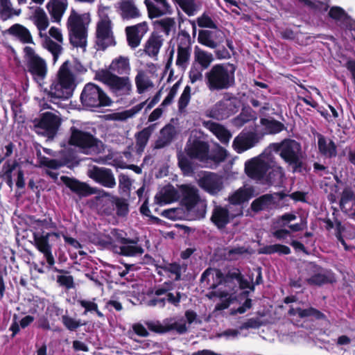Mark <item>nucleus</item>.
<instances>
[{
  "label": "nucleus",
  "instance_id": "obj_1",
  "mask_svg": "<svg viewBox=\"0 0 355 355\" xmlns=\"http://www.w3.org/2000/svg\"><path fill=\"white\" fill-rule=\"evenodd\" d=\"M182 207L164 210L162 215L171 220H199L205 216L207 202L201 198L198 188L192 184L179 186Z\"/></svg>",
  "mask_w": 355,
  "mask_h": 355
},
{
  "label": "nucleus",
  "instance_id": "obj_2",
  "mask_svg": "<svg viewBox=\"0 0 355 355\" xmlns=\"http://www.w3.org/2000/svg\"><path fill=\"white\" fill-rule=\"evenodd\" d=\"M77 86L76 76L69 61L64 62L60 67L57 76L52 80L49 88L44 89L45 96L39 101L42 110L52 109L48 101L58 104L59 101L70 98Z\"/></svg>",
  "mask_w": 355,
  "mask_h": 355
},
{
  "label": "nucleus",
  "instance_id": "obj_3",
  "mask_svg": "<svg viewBox=\"0 0 355 355\" xmlns=\"http://www.w3.org/2000/svg\"><path fill=\"white\" fill-rule=\"evenodd\" d=\"M230 279L229 273L224 275L220 270L211 268L205 270L201 275L200 282L202 286L212 289L207 296L209 299L217 297L220 301L216 305L217 310L227 309L232 302V295L227 291Z\"/></svg>",
  "mask_w": 355,
  "mask_h": 355
},
{
  "label": "nucleus",
  "instance_id": "obj_4",
  "mask_svg": "<svg viewBox=\"0 0 355 355\" xmlns=\"http://www.w3.org/2000/svg\"><path fill=\"white\" fill-rule=\"evenodd\" d=\"M35 231L33 232V241L35 248L42 254L46 261V268L48 270L59 271L54 267L55 259L52 254V247L49 243L51 238H60V234L57 232H45L43 230H49L53 227L52 220L50 218L36 219L33 221Z\"/></svg>",
  "mask_w": 355,
  "mask_h": 355
},
{
  "label": "nucleus",
  "instance_id": "obj_5",
  "mask_svg": "<svg viewBox=\"0 0 355 355\" xmlns=\"http://www.w3.org/2000/svg\"><path fill=\"white\" fill-rule=\"evenodd\" d=\"M235 71L236 67L233 64H214L205 73L206 86L211 92L228 89L235 84Z\"/></svg>",
  "mask_w": 355,
  "mask_h": 355
},
{
  "label": "nucleus",
  "instance_id": "obj_6",
  "mask_svg": "<svg viewBox=\"0 0 355 355\" xmlns=\"http://www.w3.org/2000/svg\"><path fill=\"white\" fill-rule=\"evenodd\" d=\"M267 148L270 153H278L284 162L292 168L293 173L301 172L304 153L299 142L294 139H285L281 142L270 144Z\"/></svg>",
  "mask_w": 355,
  "mask_h": 355
},
{
  "label": "nucleus",
  "instance_id": "obj_7",
  "mask_svg": "<svg viewBox=\"0 0 355 355\" xmlns=\"http://www.w3.org/2000/svg\"><path fill=\"white\" fill-rule=\"evenodd\" d=\"M69 144L85 155H96L103 150L101 141L94 137L87 127L76 124L70 128Z\"/></svg>",
  "mask_w": 355,
  "mask_h": 355
},
{
  "label": "nucleus",
  "instance_id": "obj_8",
  "mask_svg": "<svg viewBox=\"0 0 355 355\" xmlns=\"http://www.w3.org/2000/svg\"><path fill=\"white\" fill-rule=\"evenodd\" d=\"M89 21V14H79L75 10H71L67 19L70 43L74 47L81 49L83 52L86 51L87 26Z\"/></svg>",
  "mask_w": 355,
  "mask_h": 355
},
{
  "label": "nucleus",
  "instance_id": "obj_9",
  "mask_svg": "<svg viewBox=\"0 0 355 355\" xmlns=\"http://www.w3.org/2000/svg\"><path fill=\"white\" fill-rule=\"evenodd\" d=\"M95 79L106 85L116 96H128L131 92V82L127 76H119L107 70H98Z\"/></svg>",
  "mask_w": 355,
  "mask_h": 355
},
{
  "label": "nucleus",
  "instance_id": "obj_10",
  "mask_svg": "<svg viewBox=\"0 0 355 355\" xmlns=\"http://www.w3.org/2000/svg\"><path fill=\"white\" fill-rule=\"evenodd\" d=\"M274 163V154L266 148L259 155L248 159L245 163L247 175L257 181H263L268 171L269 164Z\"/></svg>",
  "mask_w": 355,
  "mask_h": 355
},
{
  "label": "nucleus",
  "instance_id": "obj_11",
  "mask_svg": "<svg viewBox=\"0 0 355 355\" xmlns=\"http://www.w3.org/2000/svg\"><path fill=\"white\" fill-rule=\"evenodd\" d=\"M80 102L87 109L98 108L109 106L112 100L98 85L89 83L85 85L81 94Z\"/></svg>",
  "mask_w": 355,
  "mask_h": 355
},
{
  "label": "nucleus",
  "instance_id": "obj_12",
  "mask_svg": "<svg viewBox=\"0 0 355 355\" xmlns=\"http://www.w3.org/2000/svg\"><path fill=\"white\" fill-rule=\"evenodd\" d=\"M24 58L28 71L33 80L42 87L47 75V64L46 61L40 57L32 47L26 46L24 49Z\"/></svg>",
  "mask_w": 355,
  "mask_h": 355
},
{
  "label": "nucleus",
  "instance_id": "obj_13",
  "mask_svg": "<svg viewBox=\"0 0 355 355\" xmlns=\"http://www.w3.org/2000/svg\"><path fill=\"white\" fill-rule=\"evenodd\" d=\"M186 297V295L183 293L179 291L173 293L168 288L162 286L155 290L153 295L146 302V304L150 307L164 308L166 304L178 307L181 300Z\"/></svg>",
  "mask_w": 355,
  "mask_h": 355
},
{
  "label": "nucleus",
  "instance_id": "obj_14",
  "mask_svg": "<svg viewBox=\"0 0 355 355\" xmlns=\"http://www.w3.org/2000/svg\"><path fill=\"white\" fill-rule=\"evenodd\" d=\"M110 234L114 241L120 244L116 249L117 253L127 257L140 256L144 253V249L137 242L127 238L126 233L123 230L113 229Z\"/></svg>",
  "mask_w": 355,
  "mask_h": 355
},
{
  "label": "nucleus",
  "instance_id": "obj_15",
  "mask_svg": "<svg viewBox=\"0 0 355 355\" xmlns=\"http://www.w3.org/2000/svg\"><path fill=\"white\" fill-rule=\"evenodd\" d=\"M198 134H200V132L198 131L191 132L185 150L190 157L198 159L205 164H208L209 158V145L207 142L198 136Z\"/></svg>",
  "mask_w": 355,
  "mask_h": 355
},
{
  "label": "nucleus",
  "instance_id": "obj_16",
  "mask_svg": "<svg viewBox=\"0 0 355 355\" xmlns=\"http://www.w3.org/2000/svg\"><path fill=\"white\" fill-rule=\"evenodd\" d=\"M114 44L115 41L112 31L111 20L107 17H104L98 22L96 26V48L98 51H103Z\"/></svg>",
  "mask_w": 355,
  "mask_h": 355
},
{
  "label": "nucleus",
  "instance_id": "obj_17",
  "mask_svg": "<svg viewBox=\"0 0 355 355\" xmlns=\"http://www.w3.org/2000/svg\"><path fill=\"white\" fill-rule=\"evenodd\" d=\"M191 54V36L187 32L182 31L178 39L175 65L181 70H185L189 64Z\"/></svg>",
  "mask_w": 355,
  "mask_h": 355
},
{
  "label": "nucleus",
  "instance_id": "obj_18",
  "mask_svg": "<svg viewBox=\"0 0 355 355\" xmlns=\"http://www.w3.org/2000/svg\"><path fill=\"white\" fill-rule=\"evenodd\" d=\"M29 8L31 10L29 19L36 26L40 39L43 40L44 44L49 46L51 43L46 32L49 26V19L46 12L40 7H29Z\"/></svg>",
  "mask_w": 355,
  "mask_h": 355
},
{
  "label": "nucleus",
  "instance_id": "obj_19",
  "mask_svg": "<svg viewBox=\"0 0 355 355\" xmlns=\"http://www.w3.org/2000/svg\"><path fill=\"white\" fill-rule=\"evenodd\" d=\"M60 123V118L57 114L46 112L35 124V131L38 134L53 137L57 133Z\"/></svg>",
  "mask_w": 355,
  "mask_h": 355
},
{
  "label": "nucleus",
  "instance_id": "obj_20",
  "mask_svg": "<svg viewBox=\"0 0 355 355\" xmlns=\"http://www.w3.org/2000/svg\"><path fill=\"white\" fill-rule=\"evenodd\" d=\"M237 110L236 98H224L208 109L206 111V116L217 120H223L228 118Z\"/></svg>",
  "mask_w": 355,
  "mask_h": 355
},
{
  "label": "nucleus",
  "instance_id": "obj_21",
  "mask_svg": "<svg viewBox=\"0 0 355 355\" xmlns=\"http://www.w3.org/2000/svg\"><path fill=\"white\" fill-rule=\"evenodd\" d=\"M198 184L207 193L216 196L223 189V180L216 173L206 172L198 179Z\"/></svg>",
  "mask_w": 355,
  "mask_h": 355
},
{
  "label": "nucleus",
  "instance_id": "obj_22",
  "mask_svg": "<svg viewBox=\"0 0 355 355\" xmlns=\"http://www.w3.org/2000/svg\"><path fill=\"white\" fill-rule=\"evenodd\" d=\"M196 313L191 310L186 311L184 317L170 318L164 321V331L175 330L180 334L187 331V324H191L196 319Z\"/></svg>",
  "mask_w": 355,
  "mask_h": 355
},
{
  "label": "nucleus",
  "instance_id": "obj_23",
  "mask_svg": "<svg viewBox=\"0 0 355 355\" xmlns=\"http://www.w3.org/2000/svg\"><path fill=\"white\" fill-rule=\"evenodd\" d=\"M260 137L257 133L242 131L234 139L232 147L237 153H242L257 146Z\"/></svg>",
  "mask_w": 355,
  "mask_h": 355
},
{
  "label": "nucleus",
  "instance_id": "obj_24",
  "mask_svg": "<svg viewBox=\"0 0 355 355\" xmlns=\"http://www.w3.org/2000/svg\"><path fill=\"white\" fill-rule=\"evenodd\" d=\"M49 40L51 42V44L45 46L44 44V40H40L42 46L46 49L53 55V62H55L58 59L59 56L62 54L63 49V36L62 31L60 28L52 26L47 33Z\"/></svg>",
  "mask_w": 355,
  "mask_h": 355
},
{
  "label": "nucleus",
  "instance_id": "obj_25",
  "mask_svg": "<svg viewBox=\"0 0 355 355\" xmlns=\"http://www.w3.org/2000/svg\"><path fill=\"white\" fill-rule=\"evenodd\" d=\"M309 277L306 282L311 286H322L331 282L333 277L331 273L314 263H310L308 266Z\"/></svg>",
  "mask_w": 355,
  "mask_h": 355
},
{
  "label": "nucleus",
  "instance_id": "obj_26",
  "mask_svg": "<svg viewBox=\"0 0 355 355\" xmlns=\"http://www.w3.org/2000/svg\"><path fill=\"white\" fill-rule=\"evenodd\" d=\"M88 176L103 187L113 188L116 181L112 171L109 168L93 166L87 171Z\"/></svg>",
  "mask_w": 355,
  "mask_h": 355
},
{
  "label": "nucleus",
  "instance_id": "obj_27",
  "mask_svg": "<svg viewBox=\"0 0 355 355\" xmlns=\"http://www.w3.org/2000/svg\"><path fill=\"white\" fill-rule=\"evenodd\" d=\"M148 31V26L146 21L139 23L135 26H127L125 33L128 45L132 49L138 47Z\"/></svg>",
  "mask_w": 355,
  "mask_h": 355
},
{
  "label": "nucleus",
  "instance_id": "obj_28",
  "mask_svg": "<svg viewBox=\"0 0 355 355\" xmlns=\"http://www.w3.org/2000/svg\"><path fill=\"white\" fill-rule=\"evenodd\" d=\"M242 214L241 208H239L237 213L230 214L226 207L216 206L213 209L211 220L218 228L220 229L225 227L230 222L231 219Z\"/></svg>",
  "mask_w": 355,
  "mask_h": 355
},
{
  "label": "nucleus",
  "instance_id": "obj_29",
  "mask_svg": "<svg viewBox=\"0 0 355 355\" xmlns=\"http://www.w3.org/2000/svg\"><path fill=\"white\" fill-rule=\"evenodd\" d=\"M158 269L160 275H167L174 281H179L182 275L187 271V264L180 262L164 263Z\"/></svg>",
  "mask_w": 355,
  "mask_h": 355
},
{
  "label": "nucleus",
  "instance_id": "obj_30",
  "mask_svg": "<svg viewBox=\"0 0 355 355\" xmlns=\"http://www.w3.org/2000/svg\"><path fill=\"white\" fill-rule=\"evenodd\" d=\"M223 33L217 28L213 30L200 31L198 41L210 49H216L222 41Z\"/></svg>",
  "mask_w": 355,
  "mask_h": 355
},
{
  "label": "nucleus",
  "instance_id": "obj_31",
  "mask_svg": "<svg viewBox=\"0 0 355 355\" xmlns=\"http://www.w3.org/2000/svg\"><path fill=\"white\" fill-rule=\"evenodd\" d=\"M145 0L148 16L150 19L159 17L162 15L171 14L172 8L167 0Z\"/></svg>",
  "mask_w": 355,
  "mask_h": 355
},
{
  "label": "nucleus",
  "instance_id": "obj_32",
  "mask_svg": "<svg viewBox=\"0 0 355 355\" xmlns=\"http://www.w3.org/2000/svg\"><path fill=\"white\" fill-rule=\"evenodd\" d=\"M340 207L349 218H355V192L352 189L345 188L341 193Z\"/></svg>",
  "mask_w": 355,
  "mask_h": 355
},
{
  "label": "nucleus",
  "instance_id": "obj_33",
  "mask_svg": "<svg viewBox=\"0 0 355 355\" xmlns=\"http://www.w3.org/2000/svg\"><path fill=\"white\" fill-rule=\"evenodd\" d=\"M46 7L51 21L59 24L67 9L68 2L67 0H49Z\"/></svg>",
  "mask_w": 355,
  "mask_h": 355
},
{
  "label": "nucleus",
  "instance_id": "obj_34",
  "mask_svg": "<svg viewBox=\"0 0 355 355\" xmlns=\"http://www.w3.org/2000/svg\"><path fill=\"white\" fill-rule=\"evenodd\" d=\"M163 43L164 39L162 36L155 33H152L144 44V53L153 60H157Z\"/></svg>",
  "mask_w": 355,
  "mask_h": 355
},
{
  "label": "nucleus",
  "instance_id": "obj_35",
  "mask_svg": "<svg viewBox=\"0 0 355 355\" xmlns=\"http://www.w3.org/2000/svg\"><path fill=\"white\" fill-rule=\"evenodd\" d=\"M117 10L123 19H136L140 17V11L134 0H120Z\"/></svg>",
  "mask_w": 355,
  "mask_h": 355
},
{
  "label": "nucleus",
  "instance_id": "obj_36",
  "mask_svg": "<svg viewBox=\"0 0 355 355\" xmlns=\"http://www.w3.org/2000/svg\"><path fill=\"white\" fill-rule=\"evenodd\" d=\"M284 178V170L277 164L275 156L274 155V163L269 164L268 171L263 181H266L270 185L278 187L282 184Z\"/></svg>",
  "mask_w": 355,
  "mask_h": 355
},
{
  "label": "nucleus",
  "instance_id": "obj_37",
  "mask_svg": "<svg viewBox=\"0 0 355 355\" xmlns=\"http://www.w3.org/2000/svg\"><path fill=\"white\" fill-rule=\"evenodd\" d=\"M103 200L107 204H109V207L104 209L105 214H112L114 209L116 210V214L119 216H124L128 214V205L125 200L112 196H107Z\"/></svg>",
  "mask_w": 355,
  "mask_h": 355
},
{
  "label": "nucleus",
  "instance_id": "obj_38",
  "mask_svg": "<svg viewBox=\"0 0 355 355\" xmlns=\"http://www.w3.org/2000/svg\"><path fill=\"white\" fill-rule=\"evenodd\" d=\"M318 148L320 154L325 158L335 157L337 155L336 144L329 138L318 134Z\"/></svg>",
  "mask_w": 355,
  "mask_h": 355
},
{
  "label": "nucleus",
  "instance_id": "obj_39",
  "mask_svg": "<svg viewBox=\"0 0 355 355\" xmlns=\"http://www.w3.org/2000/svg\"><path fill=\"white\" fill-rule=\"evenodd\" d=\"M180 198L179 189L172 185L164 187L155 196V201L159 205L171 203Z\"/></svg>",
  "mask_w": 355,
  "mask_h": 355
},
{
  "label": "nucleus",
  "instance_id": "obj_40",
  "mask_svg": "<svg viewBox=\"0 0 355 355\" xmlns=\"http://www.w3.org/2000/svg\"><path fill=\"white\" fill-rule=\"evenodd\" d=\"M229 277L230 279L227 284V291L232 295V301L235 298V297L233 296L232 293L234 288L236 287V283L234 281H236L239 284L240 288L242 289L249 288L250 291H254V285L247 279H244L238 270L229 272Z\"/></svg>",
  "mask_w": 355,
  "mask_h": 355
},
{
  "label": "nucleus",
  "instance_id": "obj_41",
  "mask_svg": "<svg viewBox=\"0 0 355 355\" xmlns=\"http://www.w3.org/2000/svg\"><path fill=\"white\" fill-rule=\"evenodd\" d=\"M254 196V189L250 186H243L232 193L228 198L232 205H241L248 202Z\"/></svg>",
  "mask_w": 355,
  "mask_h": 355
},
{
  "label": "nucleus",
  "instance_id": "obj_42",
  "mask_svg": "<svg viewBox=\"0 0 355 355\" xmlns=\"http://www.w3.org/2000/svg\"><path fill=\"white\" fill-rule=\"evenodd\" d=\"M101 70H107L116 75H128L130 71L129 58L125 56H119L112 61L108 69H101Z\"/></svg>",
  "mask_w": 355,
  "mask_h": 355
},
{
  "label": "nucleus",
  "instance_id": "obj_43",
  "mask_svg": "<svg viewBox=\"0 0 355 355\" xmlns=\"http://www.w3.org/2000/svg\"><path fill=\"white\" fill-rule=\"evenodd\" d=\"M203 126L211 132L220 141L224 144H228L232 134L223 125L211 121H203Z\"/></svg>",
  "mask_w": 355,
  "mask_h": 355
},
{
  "label": "nucleus",
  "instance_id": "obj_44",
  "mask_svg": "<svg viewBox=\"0 0 355 355\" xmlns=\"http://www.w3.org/2000/svg\"><path fill=\"white\" fill-rule=\"evenodd\" d=\"M8 32L10 35L23 44L33 43L30 31L23 25L15 24L8 28Z\"/></svg>",
  "mask_w": 355,
  "mask_h": 355
},
{
  "label": "nucleus",
  "instance_id": "obj_45",
  "mask_svg": "<svg viewBox=\"0 0 355 355\" xmlns=\"http://www.w3.org/2000/svg\"><path fill=\"white\" fill-rule=\"evenodd\" d=\"M276 204L274 196L271 194H264L256 198L251 203V209L254 212L269 210L272 209Z\"/></svg>",
  "mask_w": 355,
  "mask_h": 355
},
{
  "label": "nucleus",
  "instance_id": "obj_46",
  "mask_svg": "<svg viewBox=\"0 0 355 355\" xmlns=\"http://www.w3.org/2000/svg\"><path fill=\"white\" fill-rule=\"evenodd\" d=\"M178 132L176 128L168 123L161 130L158 139L156 141V148H162L171 143L176 136Z\"/></svg>",
  "mask_w": 355,
  "mask_h": 355
},
{
  "label": "nucleus",
  "instance_id": "obj_47",
  "mask_svg": "<svg viewBox=\"0 0 355 355\" xmlns=\"http://www.w3.org/2000/svg\"><path fill=\"white\" fill-rule=\"evenodd\" d=\"M260 124L262 126L263 135H276L286 129L285 125L282 123L272 117L261 118Z\"/></svg>",
  "mask_w": 355,
  "mask_h": 355
},
{
  "label": "nucleus",
  "instance_id": "obj_48",
  "mask_svg": "<svg viewBox=\"0 0 355 355\" xmlns=\"http://www.w3.org/2000/svg\"><path fill=\"white\" fill-rule=\"evenodd\" d=\"M288 313L291 315H297L301 318H312L316 320H326V316L324 313L320 312L319 310L313 307L308 309H301L299 307L291 306L288 310Z\"/></svg>",
  "mask_w": 355,
  "mask_h": 355
},
{
  "label": "nucleus",
  "instance_id": "obj_49",
  "mask_svg": "<svg viewBox=\"0 0 355 355\" xmlns=\"http://www.w3.org/2000/svg\"><path fill=\"white\" fill-rule=\"evenodd\" d=\"M329 17L338 26L347 28L350 19L346 12L340 7H331L328 13Z\"/></svg>",
  "mask_w": 355,
  "mask_h": 355
},
{
  "label": "nucleus",
  "instance_id": "obj_50",
  "mask_svg": "<svg viewBox=\"0 0 355 355\" xmlns=\"http://www.w3.org/2000/svg\"><path fill=\"white\" fill-rule=\"evenodd\" d=\"M62 179L65 185L78 196H86L90 193L89 188L86 184L68 177H63Z\"/></svg>",
  "mask_w": 355,
  "mask_h": 355
},
{
  "label": "nucleus",
  "instance_id": "obj_51",
  "mask_svg": "<svg viewBox=\"0 0 355 355\" xmlns=\"http://www.w3.org/2000/svg\"><path fill=\"white\" fill-rule=\"evenodd\" d=\"M155 128V124L149 125L139 132L136 135V148L138 153L144 151L149 138Z\"/></svg>",
  "mask_w": 355,
  "mask_h": 355
},
{
  "label": "nucleus",
  "instance_id": "obj_52",
  "mask_svg": "<svg viewBox=\"0 0 355 355\" xmlns=\"http://www.w3.org/2000/svg\"><path fill=\"white\" fill-rule=\"evenodd\" d=\"M20 9L12 8L10 0H0V19L6 21L13 16H19L21 14Z\"/></svg>",
  "mask_w": 355,
  "mask_h": 355
},
{
  "label": "nucleus",
  "instance_id": "obj_53",
  "mask_svg": "<svg viewBox=\"0 0 355 355\" xmlns=\"http://www.w3.org/2000/svg\"><path fill=\"white\" fill-rule=\"evenodd\" d=\"M194 60L202 69H207L214 61V57L211 53L196 46L194 50Z\"/></svg>",
  "mask_w": 355,
  "mask_h": 355
},
{
  "label": "nucleus",
  "instance_id": "obj_54",
  "mask_svg": "<svg viewBox=\"0 0 355 355\" xmlns=\"http://www.w3.org/2000/svg\"><path fill=\"white\" fill-rule=\"evenodd\" d=\"M17 315L13 316L12 322L9 328V329L12 333V337L15 336L16 334L19 332L20 328L25 329L26 327H28L35 320L34 317L30 315H26L19 321L17 320Z\"/></svg>",
  "mask_w": 355,
  "mask_h": 355
},
{
  "label": "nucleus",
  "instance_id": "obj_55",
  "mask_svg": "<svg viewBox=\"0 0 355 355\" xmlns=\"http://www.w3.org/2000/svg\"><path fill=\"white\" fill-rule=\"evenodd\" d=\"M188 16H193L199 10L196 0H173Z\"/></svg>",
  "mask_w": 355,
  "mask_h": 355
},
{
  "label": "nucleus",
  "instance_id": "obj_56",
  "mask_svg": "<svg viewBox=\"0 0 355 355\" xmlns=\"http://www.w3.org/2000/svg\"><path fill=\"white\" fill-rule=\"evenodd\" d=\"M145 102L141 103L131 107L129 110H124L121 112H116L113 114V119L116 121H125L129 118H132L138 114L144 107Z\"/></svg>",
  "mask_w": 355,
  "mask_h": 355
},
{
  "label": "nucleus",
  "instance_id": "obj_57",
  "mask_svg": "<svg viewBox=\"0 0 355 355\" xmlns=\"http://www.w3.org/2000/svg\"><path fill=\"white\" fill-rule=\"evenodd\" d=\"M156 24L160 27L161 30L166 35L171 33H175L176 30V22L173 17H165L156 21Z\"/></svg>",
  "mask_w": 355,
  "mask_h": 355
},
{
  "label": "nucleus",
  "instance_id": "obj_58",
  "mask_svg": "<svg viewBox=\"0 0 355 355\" xmlns=\"http://www.w3.org/2000/svg\"><path fill=\"white\" fill-rule=\"evenodd\" d=\"M95 301L96 298H93L92 300H78V303L85 309L84 315H86L88 312L92 313L94 311L98 317L102 318L103 314L98 310V304Z\"/></svg>",
  "mask_w": 355,
  "mask_h": 355
},
{
  "label": "nucleus",
  "instance_id": "obj_59",
  "mask_svg": "<svg viewBox=\"0 0 355 355\" xmlns=\"http://www.w3.org/2000/svg\"><path fill=\"white\" fill-rule=\"evenodd\" d=\"M135 84L139 94L144 93L149 87L152 86V83L142 71H139L136 76Z\"/></svg>",
  "mask_w": 355,
  "mask_h": 355
},
{
  "label": "nucleus",
  "instance_id": "obj_60",
  "mask_svg": "<svg viewBox=\"0 0 355 355\" xmlns=\"http://www.w3.org/2000/svg\"><path fill=\"white\" fill-rule=\"evenodd\" d=\"M61 319L63 325L71 331H76L80 327L86 324L85 322H82L80 319L73 318L67 314L62 315Z\"/></svg>",
  "mask_w": 355,
  "mask_h": 355
},
{
  "label": "nucleus",
  "instance_id": "obj_61",
  "mask_svg": "<svg viewBox=\"0 0 355 355\" xmlns=\"http://www.w3.org/2000/svg\"><path fill=\"white\" fill-rule=\"evenodd\" d=\"M261 252L266 254H271L278 253L279 254H288L291 253V250L288 246L281 244H273L266 245L262 248Z\"/></svg>",
  "mask_w": 355,
  "mask_h": 355
},
{
  "label": "nucleus",
  "instance_id": "obj_62",
  "mask_svg": "<svg viewBox=\"0 0 355 355\" xmlns=\"http://www.w3.org/2000/svg\"><path fill=\"white\" fill-rule=\"evenodd\" d=\"M191 87L189 85H187L179 100H178V110L180 112L182 113L185 111V108L188 105L191 99Z\"/></svg>",
  "mask_w": 355,
  "mask_h": 355
},
{
  "label": "nucleus",
  "instance_id": "obj_63",
  "mask_svg": "<svg viewBox=\"0 0 355 355\" xmlns=\"http://www.w3.org/2000/svg\"><path fill=\"white\" fill-rule=\"evenodd\" d=\"M178 165L184 175H190L193 173L192 164L185 156L178 155Z\"/></svg>",
  "mask_w": 355,
  "mask_h": 355
},
{
  "label": "nucleus",
  "instance_id": "obj_64",
  "mask_svg": "<svg viewBox=\"0 0 355 355\" xmlns=\"http://www.w3.org/2000/svg\"><path fill=\"white\" fill-rule=\"evenodd\" d=\"M204 69L202 68H199L194 64H193L190 69L189 72V78L191 83L194 84L197 82H200L202 80L203 75L202 71Z\"/></svg>",
  "mask_w": 355,
  "mask_h": 355
}]
</instances>
